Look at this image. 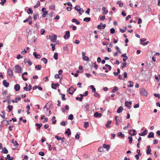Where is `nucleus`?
<instances>
[{"mask_svg":"<svg viewBox=\"0 0 160 160\" xmlns=\"http://www.w3.org/2000/svg\"><path fill=\"white\" fill-rule=\"evenodd\" d=\"M15 69V72L16 73H20L21 72L22 69L21 67L19 65H17L15 66L14 68Z\"/></svg>","mask_w":160,"mask_h":160,"instance_id":"1","label":"nucleus"},{"mask_svg":"<svg viewBox=\"0 0 160 160\" xmlns=\"http://www.w3.org/2000/svg\"><path fill=\"white\" fill-rule=\"evenodd\" d=\"M140 94L143 96H147L148 92L144 88H142L140 90Z\"/></svg>","mask_w":160,"mask_h":160,"instance_id":"2","label":"nucleus"},{"mask_svg":"<svg viewBox=\"0 0 160 160\" xmlns=\"http://www.w3.org/2000/svg\"><path fill=\"white\" fill-rule=\"evenodd\" d=\"M50 40L51 42H55L57 38V36L55 34H53L52 35L50 36Z\"/></svg>","mask_w":160,"mask_h":160,"instance_id":"3","label":"nucleus"},{"mask_svg":"<svg viewBox=\"0 0 160 160\" xmlns=\"http://www.w3.org/2000/svg\"><path fill=\"white\" fill-rule=\"evenodd\" d=\"M70 37V32L67 31L66 32L64 36V38L66 39H68Z\"/></svg>","mask_w":160,"mask_h":160,"instance_id":"4","label":"nucleus"},{"mask_svg":"<svg viewBox=\"0 0 160 160\" xmlns=\"http://www.w3.org/2000/svg\"><path fill=\"white\" fill-rule=\"evenodd\" d=\"M89 106L90 104H89L87 103L85 105H83L82 107L85 108V110L87 111L89 110Z\"/></svg>","mask_w":160,"mask_h":160,"instance_id":"5","label":"nucleus"},{"mask_svg":"<svg viewBox=\"0 0 160 160\" xmlns=\"http://www.w3.org/2000/svg\"><path fill=\"white\" fill-rule=\"evenodd\" d=\"M121 57L123 58V61L124 62H126V60L128 59V57L126 56V53L122 54L121 55Z\"/></svg>","mask_w":160,"mask_h":160,"instance_id":"6","label":"nucleus"},{"mask_svg":"<svg viewBox=\"0 0 160 160\" xmlns=\"http://www.w3.org/2000/svg\"><path fill=\"white\" fill-rule=\"evenodd\" d=\"M147 130L146 129H145L143 132L141 133H139L138 134L139 136H144L145 135H147Z\"/></svg>","mask_w":160,"mask_h":160,"instance_id":"7","label":"nucleus"},{"mask_svg":"<svg viewBox=\"0 0 160 160\" xmlns=\"http://www.w3.org/2000/svg\"><path fill=\"white\" fill-rule=\"evenodd\" d=\"M33 55L36 59H40L41 58L40 55L37 54L35 52H33Z\"/></svg>","mask_w":160,"mask_h":160,"instance_id":"8","label":"nucleus"},{"mask_svg":"<svg viewBox=\"0 0 160 160\" xmlns=\"http://www.w3.org/2000/svg\"><path fill=\"white\" fill-rule=\"evenodd\" d=\"M20 88V85L18 84H16L14 87V89L16 91H18Z\"/></svg>","mask_w":160,"mask_h":160,"instance_id":"9","label":"nucleus"},{"mask_svg":"<svg viewBox=\"0 0 160 160\" xmlns=\"http://www.w3.org/2000/svg\"><path fill=\"white\" fill-rule=\"evenodd\" d=\"M8 75L9 76H12L13 75V71L11 68H10L8 69Z\"/></svg>","mask_w":160,"mask_h":160,"instance_id":"10","label":"nucleus"},{"mask_svg":"<svg viewBox=\"0 0 160 160\" xmlns=\"http://www.w3.org/2000/svg\"><path fill=\"white\" fill-rule=\"evenodd\" d=\"M3 84L4 85V86L6 87H8L9 85V83L8 82H6V80H3Z\"/></svg>","mask_w":160,"mask_h":160,"instance_id":"11","label":"nucleus"},{"mask_svg":"<svg viewBox=\"0 0 160 160\" xmlns=\"http://www.w3.org/2000/svg\"><path fill=\"white\" fill-rule=\"evenodd\" d=\"M2 153L6 154L8 152V151L6 147L2 148V150L1 152Z\"/></svg>","mask_w":160,"mask_h":160,"instance_id":"12","label":"nucleus"},{"mask_svg":"<svg viewBox=\"0 0 160 160\" xmlns=\"http://www.w3.org/2000/svg\"><path fill=\"white\" fill-rule=\"evenodd\" d=\"M102 114L101 113L96 112L94 113V116L95 117H100L102 116Z\"/></svg>","mask_w":160,"mask_h":160,"instance_id":"13","label":"nucleus"},{"mask_svg":"<svg viewBox=\"0 0 160 160\" xmlns=\"http://www.w3.org/2000/svg\"><path fill=\"white\" fill-rule=\"evenodd\" d=\"M106 26V25L105 24H104L103 25H102V26H101V25H99L97 26V28L98 29H104L105 27Z\"/></svg>","mask_w":160,"mask_h":160,"instance_id":"14","label":"nucleus"},{"mask_svg":"<svg viewBox=\"0 0 160 160\" xmlns=\"http://www.w3.org/2000/svg\"><path fill=\"white\" fill-rule=\"evenodd\" d=\"M147 149L148 150L147 151V154H150V155L151 154V150L150 149V146L149 145H148L147 146Z\"/></svg>","mask_w":160,"mask_h":160,"instance_id":"15","label":"nucleus"},{"mask_svg":"<svg viewBox=\"0 0 160 160\" xmlns=\"http://www.w3.org/2000/svg\"><path fill=\"white\" fill-rule=\"evenodd\" d=\"M65 133L67 134L68 136H69L71 134V132L69 128H68L67 130L65 131Z\"/></svg>","mask_w":160,"mask_h":160,"instance_id":"16","label":"nucleus"},{"mask_svg":"<svg viewBox=\"0 0 160 160\" xmlns=\"http://www.w3.org/2000/svg\"><path fill=\"white\" fill-rule=\"evenodd\" d=\"M32 17L29 16L28 18H26V19L24 20L23 22L24 23L26 22H28L29 21V20H32Z\"/></svg>","mask_w":160,"mask_h":160,"instance_id":"17","label":"nucleus"},{"mask_svg":"<svg viewBox=\"0 0 160 160\" xmlns=\"http://www.w3.org/2000/svg\"><path fill=\"white\" fill-rule=\"evenodd\" d=\"M148 138H153L154 137V134L153 132H150L148 136Z\"/></svg>","mask_w":160,"mask_h":160,"instance_id":"18","label":"nucleus"},{"mask_svg":"<svg viewBox=\"0 0 160 160\" xmlns=\"http://www.w3.org/2000/svg\"><path fill=\"white\" fill-rule=\"evenodd\" d=\"M21 98L20 97H18V98L16 97L15 98V100L13 99L12 100V102H13L17 103L18 102L17 100H18V101L20 100H21Z\"/></svg>","mask_w":160,"mask_h":160,"instance_id":"19","label":"nucleus"},{"mask_svg":"<svg viewBox=\"0 0 160 160\" xmlns=\"http://www.w3.org/2000/svg\"><path fill=\"white\" fill-rule=\"evenodd\" d=\"M33 11L31 8H29L27 10V12L28 14H32L33 13Z\"/></svg>","mask_w":160,"mask_h":160,"instance_id":"20","label":"nucleus"},{"mask_svg":"<svg viewBox=\"0 0 160 160\" xmlns=\"http://www.w3.org/2000/svg\"><path fill=\"white\" fill-rule=\"evenodd\" d=\"M72 21L73 22H76L77 25H79L80 23V22L78 21V20L76 19L73 18L72 19Z\"/></svg>","mask_w":160,"mask_h":160,"instance_id":"21","label":"nucleus"},{"mask_svg":"<svg viewBox=\"0 0 160 160\" xmlns=\"http://www.w3.org/2000/svg\"><path fill=\"white\" fill-rule=\"evenodd\" d=\"M112 122L111 121H108L107 124L106 125V127L107 128H109L110 127V125L111 123Z\"/></svg>","mask_w":160,"mask_h":160,"instance_id":"22","label":"nucleus"},{"mask_svg":"<svg viewBox=\"0 0 160 160\" xmlns=\"http://www.w3.org/2000/svg\"><path fill=\"white\" fill-rule=\"evenodd\" d=\"M103 148H106L107 151H108L110 149V147L108 145L107 146L106 144H103L102 146Z\"/></svg>","mask_w":160,"mask_h":160,"instance_id":"23","label":"nucleus"},{"mask_svg":"<svg viewBox=\"0 0 160 160\" xmlns=\"http://www.w3.org/2000/svg\"><path fill=\"white\" fill-rule=\"evenodd\" d=\"M118 137L120 138H122L124 137V135L121 132H119L118 134Z\"/></svg>","mask_w":160,"mask_h":160,"instance_id":"24","label":"nucleus"},{"mask_svg":"<svg viewBox=\"0 0 160 160\" xmlns=\"http://www.w3.org/2000/svg\"><path fill=\"white\" fill-rule=\"evenodd\" d=\"M35 125L37 126V129L40 130L41 128V127L42 125V124L41 123L38 124V123H37Z\"/></svg>","mask_w":160,"mask_h":160,"instance_id":"25","label":"nucleus"},{"mask_svg":"<svg viewBox=\"0 0 160 160\" xmlns=\"http://www.w3.org/2000/svg\"><path fill=\"white\" fill-rule=\"evenodd\" d=\"M123 109V108L122 106H120L119 107V108L118 109L117 111V112L118 113H120L121 112Z\"/></svg>","mask_w":160,"mask_h":160,"instance_id":"26","label":"nucleus"},{"mask_svg":"<svg viewBox=\"0 0 160 160\" xmlns=\"http://www.w3.org/2000/svg\"><path fill=\"white\" fill-rule=\"evenodd\" d=\"M91 20V18L89 17L85 18L83 19V21L86 22H88L90 21Z\"/></svg>","mask_w":160,"mask_h":160,"instance_id":"27","label":"nucleus"},{"mask_svg":"<svg viewBox=\"0 0 160 160\" xmlns=\"http://www.w3.org/2000/svg\"><path fill=\"white\" fill-rule=\"evenodd\" d=\"M90 88L92 89V92H95L96 91V89L94 87V86L91 85L90 86Z\"/></svg>","mask_w":160,"mask_h":160,"instance_id":"28","label":"nucleus"},{"mask_svg":"<svg viewBox=\"0 0 160 160\" xmlns=\"http://www.w3.org/2000/svg\"><path fill=\"white\" fill-rule=\"evenodd\" d=\"M7 108L8 110V112H10L12 111L13 108V106L12 105H8Z\"/></svg>","mask_w":160,"mask_h":160,"instance_id":"29","label":"nucleus"},{"mask_svg":"<svg viewBox=\"0 0 160 160\" xmlns=\"http://www.w3.org/2000/svg\"><path fill=\"white\" fill-rule=\"evenodd\" d=\"M12 121V120H10L9 121H7L6 120L4 119L3 120V122L6 121V123L5 124L6 125L10 124H11V122Z\"/></svg>","mask_w":160,"mask_h":160,"instance_id":"30","label":"nucleus"},{"mask_svg":"<svg viewBox=\"0 0 160 160\" xmlns=\"http://www.w3.org/2000/svg\"><path fill=\"white\" fill-rule=\"evenodd\" d=\"M41 60L43 61L45 64H47L48 62V60L45 58H42Z\"/></svg>","mask_w":160,"mask_h":160,"instance_id":"31","label":"nucleus"},{"mask_svg":"<svg viewBox=\"0 0 160 160\" xmlns=\"http://www.w3.org/2000/svg\"><path fill=\"white\" fill-rule=\"evenodd\" d=\"M89 126V123L87 122H84V127L85 128H87Z\"/></svg>","mask_w":160,"mask_h":160,"instance_id":"32","label":"nucleus"},{"mask_svg":"<svg viewBox=\"0 0 160 160\" xmlns=\"http://www.w3.org/2000/svg\"><path fill=\"white\" fill-rule=\"evenodd\" d=\"M41 68L42 67L40 65H36L35 67V68L38 70H40Z\"/></svg>","mask_w":160,"mask_h":160,"instance_id":"33","label":"nucleus"},{"mask_svg":"<svg viewBox=\"0 0 160 160\" xmlns=\"http://www.w3.org/2000/svg\"><path fill=\"white\" fill-rule=\"evenodd\" d=\"M128 82L130 83V84L128 85V87H133V82L132 81H129Z\"/></svg>","mask_w":160,"mask_h":160,"instance_id":"34","label":"nucleus"},{"mask_svg":"<svg viewBox=\"0 0 160 160\" xmlns=\"http://www.w3.org/2000/svg\"><path fill=\"white\" fill-rule=\"evenodd\" d=\"M118 90V87L116 86H115L113 88L112 90V92H114Z\"/></svg>","mask_w":160,"mask_h":160,"instance_id":"35","label":"nucleus"},{"mask_svg":"<svg viewBox=\"0 0 160 160\" xmlns=\"http://www.w3.org/2000/svg\"><path fill=\"white\" fill-rule=\"evenodd\" d=\"M38 17V14H35L33 15V19L35 20H36Z\"/></svg>","mask_w":160,"mask_h":160,"instance_id":"36","label":"nucleus"},{"mask_svg":"<svg viewBox=\"0 0 160 160\" xmlns=\"http://www.w3.org/2000/svg\"><path fill=\"white\" fill-rule=\"evenodd\" d=\"M54 58L55 60H57L58 58V54L57 52L54 53Z\"/></svg>","mask_w":160,"mask_h":160,"instance_id":"37","label":"nucleus"},{"mask_svg":"<svg viewBox=\"0 0 160 160\" xmlns=\"http://www.w3.org/2000/svg\"><path fill=\"white\" fill-rule=\"evenodd\" d=\"M68 119L70 120H72L73 119V116L72 114H70L68 118Z\"/></svg>","mask_w":160,"mask_h":160,"instance_id":"38","label":"nucleus"},{"mask_svg":"<svg viewBox=\"0 0 160 160\" xmlns=\"http://www.w3.org/2000/svg\"><path fill=\"white\" fill-rule=\"evenodd\" d=\"M117 4L119 5V6L120 7H122L123 6L122 3H121L120 1H118L117 3Z\"/></svg>","mask_w":160,"mask_h":160,"instance_id":"39","label":"nucleus"},{"mask_svg":"<svg viewBox=\"0 0 160 160\" xmlns=\"http://www.w3.org/2000/svg\"><path fill=\"white\" fill-rule=\"evenodd\" d=\"M128 138L129 139V142L131 143L132 141V138L131 136H129L128 137Z\"/></svg>","mask_w":160,"mask_h":160,"instance_id":"40","label":"nucleus"},{"mask_svg":"<svg viewBox=\"0 0 160 160\" xmlns=\"http://www.w3.org/2000/svg\"><path fill=\"white\" fill-rule=\"evenodd\" d=\"M40 5V2L39 1H38L37 2V4L36 5H35L34 8H37Z\"/></svg>","mask_w":160,"mask_h":160,"instance_id":"41","label":"nucleus"},{"mask_svg":"<svg viewBox=\"0 0 160 160\" xmlns=\"http://www.w3.org/2000/svg\"><path fill=\"white\" fill-rule=\"evenodd\" d=\"M79 9V10L78 11L79 12V13L80 15H81V14H82V13H81V12H83L84 10H83V9L82 8H80V9Z\"/></svg>","mask_w":160,"mask_h":160,"instance_id":"42","label":"nucleus"},{"mask_svg":"<svg viewBox=\"0 0 160 160\" xmlns=\"http://www.w3.org/2000/svg\"><path fill=\"white\" fill-rule=\"evenodd\" d=\"M46 8H42V11L43 13H45V12H46V13H47V14H48V11H46Z\"/></svg>","mask_w":160,"mask_h":160,"instance_id":"43","label":"nucleus"},{"mask_svg":"<svg viewBox=\"0 0 160 160\" xmlns=\"http://www.w3.org/2000/svg\"><path fill=\"white\" fill-rule=\"evenodd\" d=\"M7 91V90H4L2 91V95L3 96H5L6 95Z\"/></svg>","mask_w":160,"mask_h":160,"instance_id":"44","label":"nucleus"},{"mask_svg":"<svg viewBox=\"0 0 160 160\" xmlns=\"http://www.w3.org/2000/svg\"><path fill=\"white\" fill-rule=\"evenodd\" d=\"M125 106L127 107L128 109H130L131 108V107L130 105H129L127 103V101H126L125 102Z\"/></svg>","mask_w":160,"mask_h":160,"instance_id":"45","label":"nucleus"},{"mask_svg":"<svg viewBox=\"0 0 160 160\" xmlns=\"http://www.w3.org/2000/svg\"><path fill=\"white\" fill-rule=\"evenodd\" d=\"M49 9L51 10H54L55 9V5H52L50 6Z\"/></svg>","mask_w":160,"mask_h":160,"instance_id":"46","label":"nucleus"},{"mask_svg":"<svg viewBox=\"0 0 160 160\" xmlns=\"http://www.w3.org/2000/svg\"><path fill=\"white\" fill-rule=\"evenodd\" d=\"M12 142L14 144V145H18L17 142L16 141H14V140L13 139L12 140Z\"/></svg>","mask_w":160,"mask_h":160,"instance_id":"47","label":"nucleus"},{"mask_svg":"<svg viewBox=\"0 0 160 160\" xmlns=\"http://www.w3.org/2000/svg\"><path fill=\"white\" fill-rule=\"evenodd\" d=\"M82 59L83 60L86 61H88L89 60L88 57L85 56L83 57Z\"/></svg>","mask_w":160,"mask_h":160,"instance_id":"48","label":"nucleus"},{"mask_svg":"<svg viewBox=\"0 0 160 160\" xmlns=\"http://www.w3.org/2000/svg\"><path fill=\"white\" fill-rule=\"evenodd\" d=\"M131 131H132L131 130H129V134L131 136H134L135 135H136V134L137 133H131Z\"/></svg>","mask_w":160,"mask_h":160,"instance_id":"49","label":"nucleus"},{"mask_svg":"<svg viewBox=\"0 0 160 160\" xmlns=\"http://www.w3.org/2000/svg\"><path fill=\"white\" fill-rule=\"evenodd\" d=\"M80 8V7L79 6H76L74 8L75 9L78 11L79 10V9Z\"/></svg>","mask_w":160,"mask_h":160,"instance_id":"50","label":"nucleus"},{"mask_svg":"<svg viewBox=\"0 0 160 160\" xmlns=\"http://www.w3.org/2000/svg\"><path fill=\"white\" fill-rule=\"evenodd\" d=\"M1 2L0 3L2 5H3L6 2V0H1Z\"/></svg>","mask_w":160,"mask_h":160,"instance_id":"51","label":"nucleus"},{"mask_svg":"<svg viewBox=\"0 0 160 160\" xmlns=\"http://www.w3.org/2000/svg\"><path fill=\"white\" fill-rule=\"evenodd\" d=\"M115 32V29L114 28H112L110 29V33L111 34H113Z\"/></svg>","mask_w":160,"mask_h":160,"instance_id":"52","label":"nucleus"},{"mask_svg":"<svg viewBox=\"0 0 160 160\" xmlns=\"http://www.w3.org/2000/svg\"><path fill=\"white\" fill-rule=\"evenodd\" d=\"M103 147H100L98 149V151L100 152H102L103 151Z\"/></svg>","mask_w":160,"mask_h":160,"instance_id":"53","label":"nucleus"},{"mask_svg":"<svg viewBox=\"0 0 160 160\" xmlns=\"http://www.w3.org/2000/svg\"><path fill=\"white\" fill-rule=\"evenodd\" d=\"M122 65L121 66V68H124L126 67L127 65V63L126 62H122Z\"/></svg>","mask_w":160,"mask_h":160,"instance_id":"54","label":"nucleus"},{"mask_svg":"<svg viewBox=\"0 0 160 160\" xmlns=\"http://www.w3.org/2000/svg\"><path fill=\"white\" fill-rule=\"evenodd\" d=\"M105 67H108V69L109 70H111V69H112V67H111L109 65H108V64H106L105 65Z\"/></svg>","mask_w":160,"mask_h":160,"instance_id":"55","label":"nucleus"},{"mask_svg":"<svg viewBox=\"0 0 160 160\" xmlns=\"http://www.w3.org/2000/svg\"><path fill=\"white\" fill-rule=\"evenodd\" d=\"M154 95L156 97H158V98H160V95L159 94L154 93Z\"/></svg>","mask_w":160,"mask_h":160,"instance_id":"56","label":"nucleus"},{"mask_svg":"<svg viewBox=\"0 0 160 160\" xmlns=\"http://www.w3.org/2000/svg\"><path fill=\"white\" fill-rule=\"evenodd\" d=\"M95 96L99 98L100 97V95L97 92H95L94 94Z\"/></svg>","mask_w":160,"mask_h":160,"instance_id":"57","label":"nucleus"},{"mask_svg":"<svg viewBox=\"0 0 160 160\" xmlns=\"http://www.w3.org/2000/svg\"><path fill=\"white\" fill-rule=\"evenodd\" d=\"M22 56L20 54H18L17 55V58L18 59H19L20 58H22Z\"/></svg>","mask_w":160,"mask_h":160,"instance_id":"58","label":"nucleus"},{"mask_svg":"<svg viewBox=\"0 0 160 160\" xmlns=\"http://www.w3.org/2000/svg\"><path fill=\"white\" fill-rule=\"evenodd\" d=\"M82 98H79L78 97H77L76 98V99L77 100H79L80 101H82Z\"/></svg>","mask_w":160,"mask_h":160,"instance_id":"59","label":"nucleus"},{"mask_svg":"<svg viewBox=\"0 0 160 160\" xmlns=\"http://www.w3.org/2000/svg\"><path fill=\"white\" fill-rule=\"evenodd\" d=\"M149 41H148L145 42H143V43L140 42V44H142L143 45L145 46V45H147L149 43Z\"/></svg>","mask_w":160,"mask_h":160,"instance_id":"60","label":"nucleus"},{"mask_svg":"<svg viewBox=\"0 0 160 160\" xmlns=\"http://www.w3.org/2000/svg\"><path fill=\"white\" fill-rule=\"evenodd\" d=\"M39 154L42 156L44 155V153L43 152H39Z\"/></svg>","mask_w":160,"mask_h":160,"instance_id":"61","label":"nucleus"},{"mask_svg":"<svg viewBox=\"0 0 160 160\" xmlns=\"http://www.w3.org/2000/svg\"><path fill=\"white\" fill-rule=\"evenodd\" d=\"M45 32V30L44 29H41V35H43Z\"/></svg>","mask_w":160,"mask_h":160,"instance_id":"62","label":"nucleus"},{"mask_svg":"<svg viewBox=\"0 0 160 160\" xmlns=\"http://www.w3.org/2000/svg\"><path fill=\"white\" fill-rule=\"evenodd\" d=\"M55 138L58 140H60L61 139V138L60 137L58 136H57L56 135L55 136Z\"/></svg>","mask_w":160,"mask_h":160,"instance_id":"63","label":"nucleus"},{"mask_svg":"<svg viewBox=\"0 0 160 160\" xmlns=\"http://www.w3.org/2000/svg\"><path fill=\"white\" fill-rule=\"evenodd\" d=\"M146 39L145 38H141L140 40V41L141 42H142H142H144L145 41H146Z\"/></svg>","mask_w":160,"mask_h":160,"instance_id":"64","label":"nucleus"}]
</instances>
